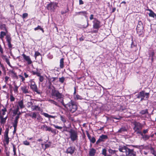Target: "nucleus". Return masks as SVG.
Returning <instances> with one entry per match:
<instances>
[{"label":"nucleus","instance_id":"f257e3e1","mask_svg":"<svg viewBox=\"0 0 156 156\" xmlns=\"http://www.w3.org/2000/svg\"><path fill=\"white\" fill-rule=\"evenodd\" d=\"M51 95L53 98L58 100L64 106H65V104L63 102L62 98V96L61 94L59 91L55 89H53L51 90Z\"/></svg>","mask_w":156,"mask_h":156},{"label":"nucleus","instance_id":"f03ea898","mask_svg":"<svg viewBox=\"0 0 156 156\" xmlns=\"http://www.w3.org/2000/svg\"><path fill=\"white\" fill-rule=\"evenodd\" d=\"M144 22V20L142 18L138 20L136 30L137 33L139 35H142L144 33V27L143 24V22Z\"/></svg>","mask_w":156,"mask_h":156},{"label":"nucleus","instance_id":"7ed1b4c3","mask_svg":"<svg viewBox=\"0 0 156 156\" xmlns=\"http://www.w3.org/2000/svg\"><path fill=\"white\" fill-rule=\"evenodd\" d=\"M64 106L72 112H74L77 109V105L74 102L72 101L67 104L65 105Z\"/></svg>","mask_w":156,"mask_h":156},{"label":"nucleus","instance_id":"20e7f679","mask_svg":"<svg viewBox=\"0 0 156 156\" xmlns=\"http://www.w3.org/2000/svg\"><path fill=\"white\" fill-rule=\"evenodd\" d=\"M149 93H146L144 91H142L140 92L138 94L136 95V97L137 98H140V101H142L143 100L147 99L149 96Z\"/></svg>","mask_w":156,"mask_h":156},{"label":"nucleus","instance_id":"39448f33","mask_svg":"<svg viewBox=\"0 0 156 156\" xmlns=\"http://www.w3.org/2000/svg\"><path fill=\"white\" fill-rule=\"evenodd\" d=\"M134 125L133 129L134 131V133H137L141 131L142 129L143 126L139 122H135L133 123Z\"/></svg>","mask_w":156,"mask_h":156},{"label":"nucleus","instance_id":"423d86ee","mask_svg":"<svg viewBox=\"0 0 156 156\" xmlns=\"http://www.w3.org/2000/svg\"><path fill=\"white\" fill-rule=\"evenodd\" d=\"M30 86L31 89L34 91L36 92L37 93L39 94L40 92L38 91V89L37 85L35 82L32 80H30Z\"/></svg>","mask_w":156,"mask_h":156},{"label":"nucleus","instance_id":"0eeeda50","mask_svg":"<svg viewBox=\"0 0 156 156\" xmlns=\"http://www.w3.org/2000/svg\"><path fill=\"white\" fill-rule=\"evenodd\" d=\"M69 133L70 138L72 141H74L77 139V134L76 132L73 129H71Z\"/></svg>","mask_w":156,"mask_h":156},{"label":"nucleus","instance_id":"6e6552de","mask_svg":"<svg viewBox=\"0 0 156 156\" xmlns=\"http://www.w3.org/2000/svg\"><path fill=\"white\" fill-rule=\"evenodd\" d=\"M128 149L129 148L125 146H120L119 148V150L120 152L122 153L123 155L126 156Z\"/></svg>","mask_w":156,"mask_h":156},{"label":"nucleus","instance_id":"1a4fd4ad","mask_svg":"<svg viewBox=\"0 0 156 156\" xmlns=\"http://www.w3.org/2000/svg\"><path fill=\"white\" fill-rule=\"evenodd\" d=\"M9 129L6 128L5 132L4 138L5 141L6 142L7 144H8L9 142V138L8 137Z\"/></svg>","mask_w":156,"mask_h":156},{"label":"nucleus","instance_id":"9d476101","mask_svg":"<svg viewBox=\"0 0 156 156\" xmlns=\"http://www.w3.org/2000/svg\"><path fill=\"white\" fill-rule=\"evenodd\" d=\"M56 6V5L55 3H51L48 5L47 8L48 9L53 11Z\"/></svg>","mask_w":156,"mask_h":156},{"label":"nucleus","instance_id":"9b49d317","mask_svg":"<svg viewBox=\"0 0 156 156\" xmlns=\"http://www.w3.org/2000/svg\"><path fill=\"white\" fill-rule=\"evenodd\" d=\"M93 23V27L94 29H98L101 27L100 25L101 23L98 20H95Z\"/></svg>","mask_w":156,"mask_h":156},{"label":"nucleus","instance_id":"f8f14e48","mask_svg":"<svg viewBox=\"0 0 156 156\" xmlns=\"http://www.w3.org/2000/svg\"><path fill=\"white\" fill-rule=\"evenodd\" d=\"M126 156H136V152L133 149L129 148Z\"/></svg>","mask_w":156,"mask_h":156},{"label":"nucleus","instance_id":"ddd939ff","mask_svg":"<svg viewBox=\"0 0 156 156\" xmlns=\"http://www.w3.org/2000/svg\"><path fill=\"white\" fill-rule=\"evenodd\" d=\"M22 56H23L24 59L27 62L28 64H30L32 63V61L31 60V59L29 56H27L24 54H23L22 55Z\"/></svg>","mask_w":156,"mask_h":156},{"label":"nucleus","instance_id":"4468645a","mask_svg":"<svg viewBox=\"0 0 156 156\" xmlns=\"http://www.w3.org/2000/svg\"><path fill=\"white\" fill-rule=\"evenodd\" d=\"M6 38L8 42V45L9 48H12V45L11 43V38L9 35L6 36Z\"/></svg>","mask_w":156,"mask_h":156},{"label":"nucleus","instance_id":"2eb2a0df","mask_svg":"<svg viewBox=\"0 0 156 156\" xmlns=\"http://www.w3.org/2000/svg\"><path fill=\"white\" fill-rule=\"evenodd\" d=\"M21 90L23 92L24 94L28 93H29L28 90L29 87L26 85H24L21 87Z\"/></svg>","mask_w":156,"mask_h":156},{"label":"nucleus","instance_id":"dca6fc26","mask_svg":"<svg viewBox=\"0 0 156 156\" xmlns=\"http://www.w3.org/2000/svg\"><path fill=\"white\" fill-rule=\"evenodd\" d=\"M9 73L11 75V76L15 78H16L18 79V77L16 75V73H15V71L13 70H10L9 71Z\"/></svg>","mask_w":156,"mask_h":156},{"label":"nucleus","instance_id":"f3484780","mask_svg":"<svg viewBox=\"0 0 156 156\" xmlns=\"http://www.w3.org/2000/svg\"><path fill=\"white\" fill-rule=\"evenodd\" d=\"M18 107H19L21 109L24 108L25 107V105L23 104V100H21L19 101L18 102Z\"/></svg>","mask_w":156,"mask_h":156},{"label":"nucleus","instance_id":"a211bd4d","mask_svg":"<svg viewBox=\"0 0 156 156\" xmlns=\"http://www.w3.org/2000/svg\"><path fill=\"white\" fill-rule=\"evenodd\" d=\"M7 118V116H6V117L4 118L3 116L2 115H0V122L1 124H4L6 121V120Z\"/></svg>","mask_w":156,"mask_h":156},{"label":"nucleus","instance_id":"6ab92c4d","mask_svg":"<svg viewBox=\"0 0 156 156\" xmlns=\"http://www.w3.org/2000/svg\"><path fill=\"white\" fill-rule=\"evenodd\" d=\"M74 151V148L73 147H70L68 148L66 150V152L71 154H73Z\"/></svg>","mask_w":156,"mask_h":156},{"label":"nucleus","instance_id":"aec40b11","mask_svg":"<svg viewBox=\"0 0 156 156\" xmlns=\"http://www.w3.org/2000/svg\"><path fill=\"white\" fill-rule=\"evenodd\" d=\"M19 108L18 106H17L12 111L13 112V116H14L17 114L19 110Z\"/></svg>","mask_w":156,"mask_h":156},{"label":"nucleus","instance_id":"412c9836","mask_svg":"<svg viewBox=\"0 0 156 156\" xmlns=\"http://www.w3.org/2000/svg\"><path fill=\"white\" fill-rule=\"evenodd\" d=\"M43 127L45 129L46 131H51L52 133H54L55 132L54 130L52 129L51 127H48L47 126L45 125L43 126Z\"/></svg>","mask_w":156,"mask_h":156},{"label":"nucleus","instance_id":"4be33fe9","mask_svg":"<svg viewBox=\"0 0 156 156\" xmlns=\"http://www.w3.org/2000/svg\"><path fill=\"white\" fill-rule=\"evenodd\" d=\"M32 111L38 110L40 111V108L38 105H32L31 107Z\"/></svg>","mask_w":156,"mask_h":156},{"label":"nucleus","instance_id":"5701e85b","mask_svg":"<svg viewBox=\"0 0 156 156\" xmlns=\"http://www.w3.org/2000/svg\"><path fill=\"white\" fill-rule=\"evenodd\" d=\"M96 152V150L94 148L91 149L89 151V155L90 156H93L94 155Z\"/></svg>","mask_w":156,"mask_h":156},{"label":"nucleus","instance_id":"b1692460","mask_svg":"<svg viewBox=\"0 0 156 156\" xmlns=\"http://www.w3.org/2000/svg\"><path fill=\"white\" fill-rule=\"evenodd\" d=\"M64 58H62L60 60V67L61 68H63L64 67Z\"/></svg>","mask_w":156,"mask_h":156},{"label":"nucleus","instance_id":"393cba45","mask_svg":"<svg viewBox=\"0 0 156 156\" xmlns=\"http://www.w3.org/2000/svg\"><path fill=\"white\" fill-rule=\"evenodd\" d=\"M4 57V58H3V59L5 60V62H6L9 65V66H10V67H12L11 65L10 64V62H9V59H8L7 57H6V56H3Z\"/></svg>","mask_w":156,"mask_h":156},{"label":"nucleus","instance_id":"a878e982","mask_svg":"<svg viewBox=\"0 0 156 156\" xmlns=\"http://www.w3.org/2000/svg\"><path fill=\"white\" fill-rule=\"evenodd\" d=\"M29 115L32 118L34 119H36L37 117V114L35 112H33L31 113H30L29 114Z\"/></svg>","mask_w":156,"mask_h":156},{"label":"nucleus","instance_id":"bb28decb","mask_svg":"<svg viewBox=\"0 0 156 156\" xmlns=\"http://www.w3.org/2000/svg\"><path fill=\"white\" fill-rule=\"evenodd\" d=\"M43 115L45 117L48 118H55L56 116H53L51 115H49L47 113H44Z\"/></svg>","mask_w":156,"mask_h":156},{"label":"nucleus","instance_id":"cd10ccee","mask_svg":"<svg viewBox=\"0 0 156 156\" xmlns=\"http://www.w3.org/2000/svg\"><path fill=\"white\" fill-rule=\"evenodd\" d=\"M127 129L125 127H122L118 131V132L119 133H122L123 132L126 131Z\"/></svg>","mask_w":156,"mask_h":156},{"label":"nucleus","instance_id":"c85d7f7f","mask_svg":"<svg viewBox=\"0 0 156 156\" xmlns=\"http://www.w3.org/2000/svg\"><path fill=\"white\" fill-rule=\"evenodd\" d=\"M149 149L151 153L155 156H156V152L154 150V148L152 147H151Z\"/></svg>","mask_w":156,"mask_h":156},{"label":"nucleus","instance_id":"c756f323","mask_svg":"<svg viewBox=\"0 0 156 156\" xmlns=\"http://www.w3.org/2000/svg\"><path fill=\"white\" fill-rule=\"evenodd\" d=\"M149 11H150V12L149 14V16L154 18L155 17V16L156 14L152 10H150Z\"/></svg>","mask_w":156,"mask_h":156},{"label":"nucleus","instance_id":"7c9ffc66","mask_svg":"<svg viewBox=\"0 0 156 156\" xmlns=\"http://www.w3.org/2000/svg\"><path fill=\"white\" fill-rule=\"evenodd\" d=\"M140 113L142 115H144L146 114H148V110L147 109L142 110L140 112Z\"/></svg>","mask_w":156,"mask_h":156},{"label":"nucleus","instance_id":"2f4dec72","mask_svg":"<svg viewBox=\"0 0 156 156\" xmlns=\"http://www.w3.org/2000/svg\"><path fill=\"white\" fill-rule=\"evenodd\" d=\"M101 138L103 140V141H104V140L107 139L108 138V136L106 135H102L100 136Z\"/></svg>","mask_w":156,"mask_h":156},{"label":"nucleus","instance_id":"473e14b6","mask_svg":"<svg viewBox=\"0 0 156 156\" xmlns=\"http://www.w3.org/2000/svg\"><path fill=\"white\" fill-rule=\"evenodd\" d=\"M48 101L49 102H50L51 103L53 104H55V105H56L57 106H59L57 103L56 102H55L53 100H51V99H49V100H48Z\"/></svg>","mask_w":156,"mask_h":156},{"label":"nucleus","instance_id":"72a5a7b5","mask_svg":"<svg viewBox=\"0 0 156 156\" xmlns=\"http://www.w3.org/2000/svg\"><path fill=\"white\" fill-rule=\"evenodd\" d=\"M38 29H40L41 31H42L43 33L44 32V30H43V29L42 28H41V26H38L37 27H36L34 29L35 30H37Z\"/></svg>","mask_w":156,"mask_h":156},{"label":"nucleus","instance_id":"f704fd0d","mask_svg":"<svg viewBox=\"0 0 156 156\" xmlns=\"http://www.w3.org/2000/svg\"><path fill=\"white\" fill-rule=\"evenodd\" d=\"M18 121H17L14 120V122L12 123V125L14 128L17 127Z\"/></svg>","mask_w":156,"mask_h":156},{"label":"nucleus","instance_id":"c9c22d12","mask_svg":"<svg viewBox=\"0 0 156 156\" xmlns=\"http://www.w3.org/2000/svg\"><path fill=\"white\" fill-rule=\"evenodd\" d=\"M6 35L5 33L3 31H1L0 33V38L2 39L3 38L4 36Z\"/></svg>","mask_w":156,"mask_h":156},{"label":"nucleus","instance_id":"e433bc0d","mask_svg":"<svg viewBox=\"0 0 156 156\" xmlns=\"http://www.w3.org/2000/svg\"><path fill=\"white\" fill-rule=\"evenodd\" d=\"M149 138H150L149 136L147 135H144L143 136V139L144 140H147L148 139H149Z\"/></svg>","mask_w":156,"mask_h":156},{"label":"nucleus","instance_id":"4c0bfd02","mask_svg":"<svg viewBox=\"0 0 156 156\" xmlns=\"http://www.w3.org/2000/svg\"><path fill=\"white\" fill-rule=\"evenodd\" d=\"M6 109L5 108H4L2 109V114L1 115H3V116L5 114V112L6 111Z\"/></svg>","mask_w":156,"mask_h":156},{"label":"nucleus","instance_id":"58836bf2","mask_svg":"<svg viewBox=\"0 0 156 156\" xmlns=\"http://www.w3.org/2000/svg\"><path fill=\"white\" fill-rule=\"evenodd\" d=\"M74 91L73 93V94L74 95V99L75 100H78V97L76 95V97L75 96V94L76 93V88L75 87H74Z\"/></svg>","mask_w":156,"mask_h":156},{"label":"nucleus","instance_id":"ea45409f","mask_svg":"<svg viewBox=\"0 0 156 156\" xmlns=\"http://www.w3.org/2000/svg\"><path fill=\"white\" fill-rule=\"evenodd\" d=\"M13 151L14 152V155L16 156V149L15 147V145L14 144H13Z\"/></svg>","mask_w":156,"mask_h":156},{"label":"nucleus","instance_id":"a19ab883","mask_svg":"<svg viewBox=\"0 0 156 156\" xmlns=\"http://www.w3.org/2000/svg\"><path fill=\"white\" fill-rule=\"evenodd\" d=\"M90 139V140L91 143H94L95 142L96 140L94 137H92Z\"/></svg>","mask_w":156,"mask_h":156},{"label":"nucleus","instance_id":"79ce46f5","mask_svg":"<svg viewBox=\"0 0 156 156\" xmlns=\"http://www.w3.org/2000/svg\"><path fill=\"white\" fill-rule=\"evenodd\" d=\"M102 154L105 156H106V150L105 149H103L102 151Z\"/></svg>","mask_w":156,"mask_h":156},{"label":"nucleus","instance_id":"37998d69","mask_svg":"<svg viewBox=\"0 0 156 156\" xmlns=\"http://www.w3.org/2000/svg\"><path fill=\"white\" fill-rule=\"evenodd\" d=\"M108 152L110 153L113 154L115 153L116 151L110 149L108 150Z\"/></svg>","mask_w":156,"mask_h":156},{"label":"nucleus","instance_id":"c03bdc74","mask_svg":"<svg viewBox=\"0 0 156 156\" xmlns=\"http://www.w3.org/2000/svg\"><path fill=\"white\" fill-rule=\"evenodd\" d=\"M0 28L2 30H6L5 25L4 24H2L0 26Z\"/></svg>","mask_w":156,"mask_h":156},{"label":"nucleus","instance_id":"a18cd8bd","mask_svg":"<svg viewBox=\"0 0 156 156\" xmlns=\"http://www.w3.org/2000/svg\"><path fill=\"white\" fill-rule=\"evenodd\" d=\"M40 55L41 56V54L38 51H35L34 54V56L36 58L37 56Z\"/></svg>","mask_w":156,"mask_h":156},{"label":"nucleus","instance_id":"49530a36","mask_svg":"<svg viewBox=\"0 0 156 156\" xmlns=\"http://www.w3.org/2000/svg\"><path fill=\"white\" fill-rule=\"evenodd\" d=\"M65 80V78L64 77L59 78V81L62 83L64 82Z\"/></svg>","mask_w":156,"mask_h":156},{"label":"nucleus","instance_id":"de8ad7c7","mask_svg":"<svg viewBox=\"0 0 156 156\" xmlns=\"http://www.w3.org/2000/svg\"><path fill=\"white\" fill-rule=\"evenodd\" d=\"M15 98L11 94L10 96V100L11 101H14L15 100Z\"/></svg>","mask_w":156,"mask_h":156},{"label":"nucleus","instance_id":"09e8293b","mask_svg":"<svg viewBox=\"0 0 156 156\" xmlns=\"http://www.w3.org/2000/svg\"><path fill=\"white\" fill-rule=\"evenodd\" d=\"M53 126L55 127V128H56L57 129H62V127H60V126H57V125H56L55 124H53Z\"/></svg>","mask_w":156,"mask_h":156},{"label":"nucleus","instance_id":"8fccbe9b","mask_svg":"<svg viewBox=\"0 0 156 156\" xmlns=\"http://www.w3.org/2000/svg\"><path fill=\"white\" fill-rule=\"evenodd\" d=\"M102 141H103V140H102V139L100 137L99 139L96 142V144H98L100 143Z\"/></svg>","mask_w":156,"mask_h":156},{"label":"nucleus","instance_id":"3c124183","mask_svg":"<svg viewBox=\"0 0 156 156\" xmlns=\"http://www.w3.org/2000/svg\"><path fill=\"white\" fill-rule=\"evenodd\" d=\"M44 80V78L43 77V76H41L39 77V81L40 82H42Z\"/></svg>","mask_w":156,"mask_h":156},{"label":"nucleus","instance_id":"603ef678","mask_svg":"<svg viewBox=\"0 0 156 156\" xmlns=\"http://www.w3.org/2000/svg\"><path fill=\"white\" fill-rule=\"evenodd\" d=\"M60 119H61V120L62 121H63V122H65L66 121V120L64 118V117L63 116H62L61 115H60Z\"/></svg>","mask_w":156,"mask_h":156},{"label":"nucleus","instance_id":"864d4df0","mask_svg":"<svg viewBox=\"0 0 156 156\" xmlns=\"http://www.w3.org/2000/svg\"><path fill=\"white\" fill-rule=\"evenodd\" d=\"M136 134H137L138 136H139L140 135L142 136V138L143 137V136L144 135L143 134V133H142L141 131L138 132Z\"/></svg>","mask_w":156,"mask_h":156},{"label":"nucleus","instance_id":"5fc2aeb1","mask_svg":"<svg viewBox=\"0 0 156 156\" xmlns=\"http://www.w3.org/2000/svg\"><path fill=\"white\" fill-rule=\"evenodd\" d=\"M23 144L26 145H29L30 144V143L27 140L24 141L23 142Z\"/></svg>","mask_w":156,"mask_h":156},{"label":"nucleus","instance_id":"6e6d98bb","mask_svg":"<svg viewBox=\"0 0 156 156\" xmlns=\"http://www.w3.org/2000/svg\"><path fill=\"white\" fill-rule=\"evenodd\" d=\"M10 78L8 76H5V82L6 83H7L8 80Z\"/></svg>","mask_w":156,"mask_h":156},{"label":"nucleus","instance_id":"4d7b16f0","mask_svg":"<svg viewBox=\"0 0 156 156\" xmlns=\"http://www.w3.org/2000/svg\"><path fill=\"white\" fill-rule=\"evenodd\" d=\"M28 16V14L27 13H24L23 14L22 17L23 19H24Z\"/></svg>","mask_w":156,"mask_h":156},{"label":"nucleus","instance_id":"13d9d810","mask_svg":"<svg viewBox=\"0 0 156 156\" xmlns=\"http://www.w3.org/2000/svg\"><path fill=\"white\" fill-rule=\"evenodd\" d=\"M69 11V10L68 8L65 11H61V14L62 15H63L64 14L66 13Z\"/></svg>","mask_w":156,"mask_h":156},{"label":"nucleus","instance_id":"bf43d9fd","mask_svg":"<svg viewBox=\"0 0 156 156\" xmlns=\"http://www.w3.org/2000/svg\"><path fill=\"white\" fill-rule=\"evenodd\" d=\"M18 87L16 85H15V87L14 88V91L15 92H17Z\"/></svg>","mask_w":156,"mask_h":156},{"label":"nucleus","instance_id":"052dcab7","mask_svg":"<svg viewBox=\"0 0 156 156\" xmlns=\"http://www.w3.org/2000/svg\"><path fill=\"white\" fill-rule=\"evenodd\" d=\"M19 76L21 79L22 81L23 82L25 80V78L22 75H19Z\"/></svg>","mask_w":156,"mask_h":156},{"label":"nucleus","instance_id":"680f3d73","mask_svg":"<svg viewBox=\"0 0 156 156\" xmlns=\"http://www.w3.org/2000/svg\"><path fill=\"white\" fill-rule=\"evenodd\" d=\"M0 65L1 67L2 68V70L3 71H5V67H4V66H3V65L2 64H1V62H0Z\"/></svg>","mask_w":156,"mask_h":156},{"label":"nucleus","instance_id":"e2e57ef3","mask_svg":"<svg viewBox=\"0 0 156 156\" xmlns=\"http://www.w3.org/2000/svg\"><path fill=\"white\" fill-rule=\"evenodd\" d=\"M83 14L85 16L86 14V11H83V12H79V14Z\"/></svg>","mask_w":156,"mask_h":156},{"label":"nucleus","instance_id":"0e129e2a","mask_svg":"<svg viewBox=\"0 0 156 156\" xmlns=\"http://www.w3.org/2000/svg\"><path fill=\"white\" fill-rule=\"evenodd\" d=\"M135 47L136 45L134 44L133 42L132 41L131 44V48H133Z\"/></svg>","mask_w":156,"mask_h":156},{"label":"nucleus","instance_id":"69168bd1","mask_svg":"<svg viewBox=\"0 0 156 156\" xmlns=\"http://www.w3.org/2000/svg\"><path fill=\"white\" fill-rule=\"evenodd\" d=\"M0 52H1V53H2V54L3 53V49L2 48L0 44Z\"/></svg>","mask_w":156,"mask_h":156},{"label":"nucleus","instance_id":"338daca9","mask_svg":"<svg viewBox=\"0 0 156 156\" xmlns=\"http://www.w3.org/2000/svg\"><path fill=\"white\" fill-rule=\"evenodd\" d=\"M58 79L57 77H52L51 79L52 80H51L52 82L55 81L56 79Z\"/></svg>","mask_w":156,"mask_h":156},{"label":"nucleus","instance_id":"774afa93","mask_svg":"<svg viewBox=\"0 0 156 156\" xmlns=\"http://www.w3.org/2000/svg\"><path fill=\"white\" fill-rule=\"evenodd\" d=\"M37 120L39 121H41L42 120V119L41 117L40 116H39L37 118Z\"/></svg>","mask_w":156,"mask_h":156}]
</instances>
